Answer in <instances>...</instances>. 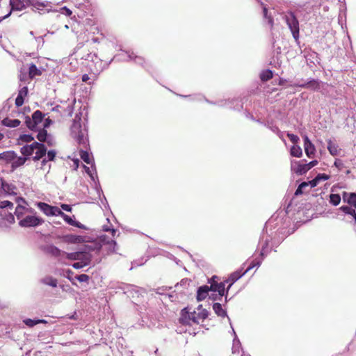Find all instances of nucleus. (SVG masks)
Wrapping results in <instances>:
<instances>
[{"label": "nucleus", "instance_id": "nucleus-1", "mask_svg": "<svg viewBox=\"0 0 356 356\" xmlns=\"http://www.w3.org/2000/svg\"><path fill=\"white\" fill-rule=\"evenodd\" d=\"M208 316V312L205 309L199 305L196 310L191 312L189 309H184L181 312L180 321L184 324L192 325L198 324Z\"/></svg>", "mask_w": 356, "mask_h": 356}, {"label": "nucleus", "instance_id": "nucleus-2", "mask_svg": "<svg viewBox=\"0 0 356 356\" xmlns=\"http://www.w3.org/2000/svg\"><path fill=\"white\" fill-rule=\"evenodd\" d=\"M20 152L23 156L29 157L34 154L33 159L34 161H38L45 156L47 148L42 143L33 142L30 145H26L22 147Z\"/></svg>", "mask_w": 356, "mask_h": 356}, {"label": "nucleus", "instance_id": "nucleus-3", "mask_svg": "<svg viewBox=\"0 0 356 356\" xmlns=\"http://www.w3.org/2000/svg\"><path fill=\"white\" fill-rule=\"evenodd\" d=\"M80 120L81 118L76 115L71 127V135L79 144L86 145L88 143L87 130L85 127H82Z\"/></svg>", "mask_w": 356, "mask_h": 356}, {"label": "nucleus", "instance_id": "nucleus-4", "mask_svg": "<svg viewBox=\"0 0 356 356\" xmlns=\"http://www.w3.org/2000/svg\"><path fill=\"white\" fill-rule=\"evenodd\" d=\"M44 220L36 216V212L33 209V213H28L19 222V225L22 227H37L43 223Z\"/></svg>", "mask_w": 356, "mask_h": 356}, {"label": "nucleus", "instance_id": "nucleus-5", "mask_svg": "<svg viewBox=\"0 0 356 356\" xmlns=\"http://www.w3.org/2000/svg\"><path fill=\"white\" fill-rule=\"evenodd\" d=\"M286 22L296 40L299 38V22L292 12L288 13L285 16Z\"/></svg>", "mask_w": 356, "mask_h": 356}, {"label": "nucleus", "instance_id": "nucleus-6", "mask_svg": "<svg viewBox=\"0 0 356 356\" xmlns=\"http://www.w3.org/2000/svg\"><path fill=\"white\" fill-rule=\"evenodd\" d=\"M18 205L15 210L17 219L21 220L29 213L33 212V209L28 207V204L23 198L17 199Z\"/></svg>", "mask_w": 356, "mask_h": 356}, {"label": "nucleus", "instance_id": "nucleus-7", "mask_svg": "<svg viewBox=\"0 0 356 356\" xmlns=\"http://www.w3.org/2000/svg\"><path fill=\"white\" fill-rule=\"evenodd\" d=\"M43 115L41 111H36L32 115V118H27L26 120V124L27 127L31 129H37L38 125L42 122Z\"/></svg>", "mask_w": 356, "mask_h": 356}, {"label": "nucleus", "instance_id": "nucleus-8", "mask_svg": "<svg viewBox=\"0 0 356 356\" xmlns=\"http://www.w3.org/2000/svg\"><path fill=\"white\" fill-rule=\"evenodd\" d=\"M37 207L47 216H57L59 214L60 209L57 207L49 205L44 202H38Z\"/></svg>", "mask_w": 356, "mask_h": 356}, {"label": "nucleus", "instance_id": "nucleus-9", "mask_svg": "<svg viewBox=\"0 0 356 356\" xmlns=\"http://www.w3.org/2000/svg\"><path fill=\"white\" fill-rule=\"evenodd\" d=\"M261 261H257L256 264H253L252 265H250L245 272L243 273H241L239 271H236V272H234L232 274L230 275L229 279L227 280V282H230V284L228 286V289L231 287V286L236 282L237 281L239 278H241L246 272H248V270H250V269H252L253 267H254L255 266H259L261 264Z\"/></svg>", "mask_w": 356, "mask_h": 356}, {"label": "nucleus", "instance_id": "nucleus-10", "mask_svg": "<svg viewBox=\"0 0 356 356\" xmlns=\"http://www.w3.org/2000/svg\"><path fill=\"white\" fill-rule=\"evenodd\" d=\"M304 149L306 155L309 158H313L315 155L316 148L314 144L311 142L309 138L307 136H305L304 138Z\"/></svg>", "mask_w": 356, "mask_h": 356}, {"label": "nucleus", "instance_id": "nucleus-11", "mask_svg": "<svg viewBox=\"0 0 356 356\" xmlns=\"http://www.w3.org/2000/svg\"><path fill=\"white\" fill-rule=\"evenodd\" d=\"M31 3V0H10L12 10H22Z\"/></svg>", "mask_w": 356, "mask_h": 356}, {"label": "nucleus", "instance_id": "nucleus-12", "mask_svg": "<svg viewBox=\"0 0 356 356\" xmlns=\"http://www.w3.org/2000/svg\"><path fill=\"white\" fill-rule=\"evenodd\" d=\"M291 170L300 175L305 174L308 171L306 163H302L300 161H292Z\"/></svg>", "mask_w": 356, "mask_h": 356}, {"label": "nucleus", "instance_id": "nucleus-13", "mask_svg": "<svg viewBox=\"0 0 356 356\" xmlns=\"http://www.w3.org/2000/svg\"><path fill=\"white\" fill-rule=\"evenodd\" d=\"M37 138L40 142H45L49 146H51L54 144V138L47 134V131L44 129H41L39 131Z\"/></svg>", "mask_w": 356, "mask_h": 356}, {"label": "nucleus", "instance_id": "nucleus-14", "mask_svg": "<svg viewBox=\"0 0 356 356\" xmlns=\"http://www.w3.org/2000/svg\"><path fill=\"white\" fill-rule=\"evenodd\" d=\"M1 189L5 194H7V195H16L17 194V188L15 185H13L12 184H9V183L3 181L2 179H1Z\"/></svg>", "mask_w": 356, "mask_h": 356}, {"label": "nucleus", "instance_id": "nucleus-15", "mask_svg": "<svg viewBox=\"0 0 356 356\" xmlns=\"http://www.w3.org/2000/svg\"><path fill=\"white\" fill-rule=\"evenodd\" d=\"M13 157V160L11 161V168L13 170H15L16 168L23 165L27 161L29 156H18L15 152Z\"/></svg>", "mask_w": 356, "mask_h": 356}, {"label": "nucleus", "instance_id": "nucleus-16", "mask_svg": "<svg viewBox=\"0 0 356 356\" xmlns=\"http://www.w3.org/2000/svg\"><path fill=\"white\" fill-rule=\"evenodd\" d=\"M209 289L211 291L218 292L220 296H223L225 294L224 282L211 284Z\"/></svg>", "mask_w": 356, "mask_h": 356}, {"label": "nucleus", "instance_id": "nucleus-17", "mask_svg": "<svg viewBox=\"0 0 356 356\" xmlns=\"http://www.w3.org/2000/svg\"><path fill=\"white\" fill-rule=\"evenodd\" d=\"M210 291L209 286H203L198 289L197 293V299L198 301H201L206 298L208 295L209 291Z\"/></svg>", "mask_w": 356, "mask_h": 356}, {"label": "nucleus", "instance_id": "nucleus-18", "mask_svg": "<svg viewBox=\"0 0 356 356\" xmlns=\"http://www.w3.org/2000/svg\"><path fill=\"white\" fill-rule=\"evenodd\" d=\"M233 333L234 334V338L233 339L232 351V354H238L240 353V350L241 349V344L239 339L237 338L236 334L234 330Z\"/></svg>", "mask_w": 356, "mask_h": 356}, {"label": "nucleus", "instance_id": "nucleus-19", "mask_svg": "<svg viewBox=\"0 0 356 356\" xmlns=\"http://www.w3.org/2000/svg\"><path fill=\"white\" fill-rule=\"evenodd\" d=\"M47 252L51 254L52 256L60 257L64 256L65 252L61 251L57 247L54 245L48 246L47 248Z\"/></svg>", "mask_w": 356, "mask_h": 356}, {"label": "nucleus", "instance_id": "nucleus-20", "mask_svg": "<svg viewBox=\"0 0 356 356\" xmlns=\"http://www.w3.org/2000/svg\"><path fill=\"white\" fill-rule=\"evenodd\" d=\"M15 152L6 151L0 154V160H3L6 163H10L13 160Z\"/></svg>", "mask_w": 356, "mask_h": 356}, {"label": "nucleus", "instance_id": "nucleus-21", "mask_svg": "<svg viewBox=\"0 0 356 356\" xmlns=\"http://www.w3.org/2000/svg\"><path fill=\"white\" fill-rule=\"evenodd\" d=\"M80 258L78 259V261H82L83 264H85L86 266L89 265L91 261V255L86 252H79Z\"/></svg>", "mask_w": 356, "mask_h": 356}, {"label": "nucleus", "instance_id": "nucleus-22", "mask_svg": "<svg viewBox=\"0 0 356 356\" xmlns=\"http://www.w3.org/2000/svg\"><path fill=\"white\" fill-rule=\"evenodd\" d=\"M343 198L346 202L356 209V193H345Z\"/></svg>", "mask_w": 356, "mask_h": 356}, {"label": "nucleus", "instance_id": "nucleus-23", "mask_svg": "<svg viewBox=\"0 0 356 356\" xmlns=\"http://www.w3.org/2000/svg\"><path fill=\"white\" fill-rule=\"evenodd\" d=\"M80 156L81 158V159L85 162L87 164H91L92 165V168L93 167L94 165V163L92 162V160L90 158V155L89 154V153L86 151H84V150H80Z\"/></svg>", "mask_w": 356, "mask_h": 356}, {"label": "nucleus", "instance_id": "nucleus-24", "mask_svg": "<svg viewBox=\"0 0 356 356\" xmlns=\"http://www.w3.org/2000/svg\"><path fill=\"white\" fill-rule=\"evenodd\" d=\"M42 282L52 287L57 286V280L51 276H47L42 280Z\"/></svg>", "mask_w": 356, "mask_h": 356}, {"label": "nucleus", "instance_id": "nucleus-25", "mask_svg": "<svg viewBox=\"0 0 356 356\" xmlns=\"http://www.w3.org/2000/svg\"><path fill=\"white\" fill-rule=\"evenodd\" d=\"M298 86L302 88H307L315 90L319 87V83L316 80H312L305 83L300 84Z\"/></svg>", "mask_w": 356, "mask_h": 356}, {"label": "nucleus", "instance_id": "nucleus-26", "mask_svg": "<svg viewBox=\"0 0 356 356\" xmlns=\"http://www.w3.org/2000/svg\"><path fill=\"white\" fill-rule=\"evenodd\" d=\"M327 149L330 154L332 156H336L338 154V145L335 143H333L331 140L327 142Z\"/></svg>", "mask_w": 356, "mask_h": 356}, {"label": "nucleus", "instance_id": "nucleus-27", "mask_svg": "<svg viewBox=\"0 0 356 356\" xmlns=\"http://www.w3.org/2000/svg\"><path fill=\"white\" fill-rule=\"evenodd\" d=\"M3 123L5 126L9 127H17L20 124V121L19 120L15 119H5L3 121Z\"/></svg>", "mask_w": 356, "mask_h": 356}, {"label": "nucleus", "instance_id": "nucleus-28", "mask_svg": "<svg viewBox=\"0 0 356 356\" xmlns=\"http://www.w3.org/2000/svg\"><path fill=\"white\" fill-rule=\"evenodd\" d=\"M291 154L293 156L300 158L302 155V151L300 146L293 145L291 148Z\"/></svg>", "mask_w": 356, "mask_h": 356}, {"label": "nucleus", "instance_id": "nucleus-29", "mask_svg": "<svg viewBox=\"0 0 356 356\" xmlns=\"http://www.w3.org/2000/svg\"><path fill=\"white\" fill-rule=\"evenodd\" d=\"M29 76L30 78L33 79L35 76H38L41 74V72L35 65L31 64L29 67Z\"/></svg>", "mask_w": 356, "mask_h": 356}, {"label": "nucleus", "instance_id": "nucleus-30", "mask_svg": "<svg viewBox=\"0 0 356 356\" xmlns=\"http://www.w3.org/2000/svg\"><path fill=\"white\" fill-rule=\"evenodd\" d=\"M213 309L216 314L219 316H225L226 315L225 311L222 309V305L220 303H214Z\"/></svg>", "mask_w": 356, "mask_h": 356}, {"label": "nucleus", "instance_id": "nucleus-31", "mask_svg": "<svg viewBox=\"0 0 356 356\" xmlns=\"http://www.w3.org/2000/svg\"><path fill=\"white\" fill-rule=\"evenodd\" d=\"M0 216L9 223H13L15 222L14 216L10 212L6 213L5 211H0Z\"/></svg>", "mask_w": 356, "mask_h": 356}, {"label": "nucleus", "instance_id": "nucleus-32", "mask_svg": "<svg viewBox=\"0 0 356 356\" xmlns=\"http://www.w3.org/2000/svg\"><path fill=\"white\" fill-rule=\"evenodd\" d=\"M129 60H134L136 63L142 65L144 62L143 58L134 55V52H127Z\"/></svg>", "mask_w": 356, "mask_h": 356}, {"label": "nucleus", "instance_id": "nucleus-33", "mask_svg": "<svg viewBox=\"0 0 356 356\" xmlns=\"http://www.w3.org/2000/svg\"><path fill=\"white\" fill-rule=\"evenodd\" d=\"M56 156V152L54 151V150H49L48 152H47V159L46 158H44L42 161V168L43 167H44V165H46L47 162L48 161H53L54 159Z\"/></svg>", "mask_w": 356, "mask_h": 356}, {"label": "nucleus", "instance_id": "nucleus-34", "mask_svg": "<svg viewBox=\"0 0 356 356\" xmlns=\"http://www.w3.org/2000/svg\"><path fill=\"white\" fill-rule=\"evenodd\" d=\"M59 214L57 216H60L63 220L70 225H74L75 221L69 216L65 214L60 209L59 210Z\"/></svg>", "mask_w": 356, "mask_h": 356}, {"label": "nucleus", "instance_id": "nucleus-35", "mask_svg": "<svg viewBox=\"0 0 356 356\" xmlns=\"http://www.w3.org/2000/svg\"><path fill=\"white\" fill-rule=\"evenodd\" d=\"M107 65H108V64L104 63L102 60H97L95 62V73H97V74L100 73Z\"/></svg>", "mask_w": 356, "mask_h": 356}, {"label": "nucleus", "instance_id": "nucleus-36", "mask_svg": "<svg viewBox=\"0 0 356 356\" xmlns=\"http://www.w3.org/2000/svg\"><path fill=\"white\" fill-rule=\"evenodd\" d=\"M13 208V204L8 200L1 201L0 202V211H3V209H6L8 210H12Z\"/></svg>", "mask_w": 356, "mask_h": 356}, {"label": "nucleus", "instance_id": "nucleus-37", "mask_svg": "<svg viewBox=\"0 0 356 356\" xmlns=\"http://www.w3.org/2000/svg\"><path fill=\"white\" fill-rule=\"evenodd\" d=\"M84 169L86 172L90 177L92 181H95V179L97 178V173L95 172V166L93 165L92 169H90V168L84 165Z\"/></svg>", "mask_w": 356, "mask_h": 356}, {"label": "nucleus", "instance_id": "nucleus-38", "mask_svg": "<svg viewBox=\"0 0 356 356\" xmlns=\"http://www.w3.org/2000/svg\"><path fill=\"white\" fill-rule=\"evenodd\" d=\"M341 202V197L338 194H331L330 195V202L334 206H337Z\"/></svg>", "mask_w": 356, "mask_h": 356}, {"label": "nucleus", "instance_id": "nucleus-39", "mask_svg": "<svg viewBox=\"0 0 356 356\" xmlns=\"http://www.w3.org/2000/svg\"><path fill=\"white\" fill-rule=\"evenodd\" d=\"M260 77L262 81H268L273 77V73L270 70H266L261 73Z\"/></svg>", "mask_w": 356, "mask_h": 356}, {"label": "nucleus", "instance_id": "nucleus-40", "mask_svg": "<svg viewBox=\"0 0 356 356\" xmlns=\"http://www.w3.org/2000/svg\"><path fill=\"white\" fill-rule=\"evenodd\" d=\"M79 254V252H71V253H66L64 254V256H65V257L70 260H77L78 261V259L80 258V257H79V256H80Z\"/></svg>", "mask_w": 356, "mask_h": 356}, {"label": "nucleus", "instance_id": "nucleus-41", "mask_svg": "<svg viewBox=\"0 0 356 356\" xmlns=\"http://www.w3.org/2000/svg\"><path fill=\"white\" fill-rule=\"evenodd\" d=\"M309 186V184L307 182H302L301 183L297 190L296 191L295 194L296 195H300L303 193V189Z\"/></svg>", "mask_w": 356, "mask_h": 356}, {"label": "nucleus", "instance_id": "nucleus-42", "mask_svg": "<svg viewBox=\"0 0 356 356\" xmlns=\"http://www.w3.org/2000/svg\"><path fill=\"white\" fill-rule=\"evenodd\" d=\"M340 209L346 213H349V214H351L353 216L355 215V213H356L355 209H353L348 206H343L340 208Z\"/></svg>", "mask_w": 356, "mask_h": 356}, {"label": "nucleus", "instance_id": "nucleus-43", "mask_svg": "<svg viewBox=\"0 0 356 356\" xmlns=\"http://www.w3.org/2000/svg\"><path fill=\"white\" fill-rule=\"evenodd\" d=\"M76 279L80 282H86L89 280V276L86 274H81L76 276Z\"/></svg>", "mask_w": 356, "mask_h": 356}, {"label": "nucleus", "instance_id": "nucleus-44", "mask_svg": "<svg viewBox=\"0 0 356 356\" xmlns=\"http://www.w3.org/2000/svg\"><path fill=\"white\" fill-rule=\"evenodd\" d=\"M24 323L29 327H33L38 324V320L27 318L24 321Z\"/></svg>", "mask_w": 356, "mask_h": 356}, {"label": "nucleus", "instance_id": "nucleus-45", "mask_svg": "<svg viewBox=\"0 0 356 356\" xmlns=\"http://www.w3.org/2000/svg\"><path fill=\"white\" fill-rule=\"evenodd\" d=\"M117 247V243L114 241H111L110 243H108V250L111 252H115V248Z\"/></svg>", "mask_w": 356, "mask_h": 356}, {"label": "nucleus", "instance_id": "nucleus-46", "mask_svg": "<svg viewBox=\"0 0 356 356\" xmlns=\"http://www.w3.org/2000/svg\"><path fill=\"white\" fill-rule=\"evenodd\" d=\"M20 139L24 142L30 143L33 140V137H32L31 135L24 134L20 136Z\"/></svg>", "mask_w": 356, "mask_h": 356}, {"label": "nucleus", "instance_id": "nucleus-47", "mask_svg": "<svg viewBox=\"0 0 356 356\" xmlns=\"http://www.w3.org/2000/svg\"><path fill=\"white\" fill-rule=\"evenodd\" d=\"M316 179L319 182L321 181H325L330 179V176L326 174H318L316 177Z\"/></svg>", "mask_w": 356, "mask_h": 356}, {"label": "nucleus", "instance_id": "nucleus-48", "mask_svg": "<svg viewBox=\"0 0 356 356\" xmlns=\"http://www.w3.org/2000/svg\"><path fill=\"white\" fill-rule=\"evenodd\" d=\"M287 136L289 137L290 140L293 143H296L299 140V138L296 135H294L293 134L288 133Z\"/></svg>", "mask_w": 356, "mask_h": 356}, {"label": "nucleus", "instance_id": "nucleus-49", "mask_svg": "<svg viewBox=\"0 0 356 356\" xmlns=\"http://www.w3.org/2000/svg\"><path fill=\"white\" fill-rule=\"evenodd\" d=\"M72 266L76 269L82 268L84 266H86L85 264H83L82 261H78L77 262H75L72 264Z\"/></svg>", "mask_w": 356, "mask_h": 356}, {"label": "nucleus", "instance_id": "nucleus-50", "mask_svg": "<svg viewBox=\"0 0 356 356\" xmlns=\"http://www.w3.org/2000/svg\"><path fill=\"white\" fill-rule=\"evenodd\" d=\"M334 165L339 168V170H341L343 167V161L339 159H337L334 161Z\"/></svg>", "mask_w": 356, "mask_h": 356}, {"label": "nucleus", "instance_id": "nucleus-51", "mask_svg": "<svg viewBox=\"0 0 356 356\" xmlns=\"http://www.w3.org/2000/svg\"><path fill=\"white\" fill-rule=\"evenodd\" d=\"M24 104V97L17 95L16 99H15V104L17 106H21Z\"/></svg>", "mask_w": 356, "mask_h": 356}, {"label": "nucleus", "instance_id": "nucleus-52", "mask_svg": "<svg viewBox=\"0 0 356 356\" xmlns=\"http://www.w3.org/2000/svg\"><path fill=\"white\" fill-rule=\"evenodd\" d=\"M103 230L105 231V232H111V234H112L113 236H114V234L116 232V230L115 229L111 228L108 225H104L103 226Z\"/></svg>", "mask_w": 356, "mask_h": 356}, {"label": "nucleus", "instance_id": "nucleus-53", "mask_svg": "<svg viewBox=\"0 0 356 356\" xmlns=\"http://www.w3.org/2000/svg\"><path fill=\"white\" fill-rule=\"evenodd\" d=\"M28 93V88L26 87H23L19 92L18 95L24 97Z\"/></svg>", "mask_w": 356, "mask_h": 356}, {"label": "nucleus", "instance_id": "nucleus-54", "mask_svg": "<svg viewBox=\"0 0 356 356\" xmlns=\"http://www.w3.org/2000/svg\"><path fill=\"white\" fill-rule=\"evenodd\" d=\"M307 183L309 184V185H310L311 188H314L316 187L319 184V181H318L316 177H315L314 179L309 181Z\"/></svg>", "mask_w": 356, "mask_h": 356}, {"label": "nucleus", "instance_id": "nucleus-55", "mask_svg": "<svg viewBox=\"0 0 356 356\" xmlns=\"http://www.w3.org/2000/svg\"><path fill=\"white\" fill-rule=\"evenodd\" d=\"M318 164V161L316 160H314L310 161L308 163H306L307 170H309L312 168L316 166Z\"/></svg>", "mask_w": 356, "mask_h": 356}, {"label": "nucleus", "instance_id": "nucleus-56", "mask_svg": "<svg viewBox=\"0 0 356 356\" xmlns=\"http://www.w3.org/2000/svg\"><path fill=\"white\" fill-rule=\"evenodd\" d=\"M46 6V3H40V2H37L34 4V7L38 9V10H41L42 8H44Z\"/></svg>", "mask_w": 356, "mask_h": 356}, {"label": "nucleus", "instance_id": "nucleus-57", "mask_svg": "<svg viewBox=\"0 0 356 356\" xmlns=\"http://www.w3.org/2000/svg\"><path fill=\"white\" fill-rule=\"evenodd\" d=\"M60 207L63 210H65L66 211H71V210H72V208L69 204H61Z\"/></svg>", "mask_w": 356, "mask_h": 356}, {"label": "nucleus", "instance_id": "nucleus-58", "mask_svg": "<svg viewBox=\"0 0 356 356\" xmlns=\"http://www.w3.org/2000/svg\"><path fill=\"white\" fill-rule=\"evenodd\" d=\"M90 76H88V74H83V75L82 76V81H83V82H87V81H88V80H90Z\"/></svg>", "mask_w": 356, "mask_h": 356}, {"label": "nucleus", "instance_id": "nucleus-59", "mask_svg": "<svg viewBox=\"0 0 356 356\" xmlns=\"http://www.w3.org/2000/svg\"><path fill=\"white\" fill-rule=\"evenodd\" d=\"M51 122H52V121L51 120L46 119L45 122L44 124V127H47Z\"/></svg>", "mask_w": 356, "mask_h": 356}, {"label": "nucleus", "instance_id": "nucleus-60", "mask_svg": "<svg viewBox=\"0 0 356 356\" xmlns=\"http://www.w3.org/2000/svg\"><path fill=\"white\" fill-rule=\"evenodd\" d=\"M65 10H66L67 15L70 16L72 14V11L66 8H65Z\"/></svg>", "mask_w": 356, "mask_h": 356}, {"label": "nucleus", "instance_id": "nucleus-61", "mask_svg": "<svg viewBox=\"0 0 356 356\" xmlns=\"http://www.w3.org/2000/svg\"><path fill=\"white\" fill-rule=\"evenodd\" d=\"M47 321L44 320V319H40V320H38V323H47Z\"/></svg>", "mask_w": 356, "mask_h": 356}, {"label": "nucleus", "instance_id": "nucleus-62", "mask_svg": "<svg viewBox=\"0 0 356 356\" xmlns=\"http://www.w3.org/2000/svg\"><path fill=\"white\" fill-rule=\"evenodd\" d=\"M264 15L265 17H267V10L266 8H264Z\"/></svg>", "mask_w": 356, "mask_h": 356}, {"label": "nucleus", "instance_id": "nucleus-63", "mask_svg": "<svg viewBox=\"0 0 356 356\" xmlns=\"http://www.w3.org/2000/svg\"><path fill=\"white\" fill-rule=\"evenodd\" d=\"M74 225L78 227H82V225L80 223H79V222H75V225Z\"/></svg>", "mask_w": 356, "mask_h": 356}, {"label": "nucleus", "instance_id": "nucleus-64", "mask_svg": "<svg viewBox=\"0 0 356 356\" xmlns=\"http://www.w3.org/2000/svg\"><path fill=\"white\" fill-rule=\"evenodd\" d=\"M268 23L270 24V25L272 26H273V19L271 18H269L268 19Z\"/></svg>", "mask_w": 356, "mask_h": 356}]
</instances>
